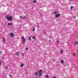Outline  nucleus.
Here are the masks:
<instances>
[{
    "mask_svg": "<svg viewBox=\"0 0 78 78\" xmlns=\"http://www.w3.org/2000/svg\"><path fill=\"white\" fill-rule=\"evenodd\" d=\"M12 18L13 17L12 16H6L7 19L9 21H12Z\"/></svg>",
    "mask_w": 78,
    "mask_h": 78,
    "instance_id": "1",
    "label": "nucleus"
},
{
    "mask_svg": "<svg viewBox=\"0 0 78 78\" xmlns=\"http://www.w3.org/2000/svg\"><path fill=\"white\" fill-rule=\"evenodd\" d=\"M42 69H40V70L38 72V74L39 75V76L41 77V76H42V74L41 73V72H42Z\"/></svg>",
    "mask_w": 78,
    "mask_h": 78,
    "instance_id": "2",
    "label": "nucleus"
},
{
    "mask_svg": "<svg viewBox=\"0 0 78 78\" xmlns=\"http://www.w3.org/2000/svg\"><path fill=\"white\" fill-rule=\"evenodd\" d=\"M21 39H22V40H23V41H26V40H25V37H24V36H22Z\"/></svg>",
    "mask_w": 78,
    "mask_h": 78,
    "instance_id": "3",
    "label": "nucleus"
},
{
    "mask_svg": "<svg viewBox=\"0 0 78 78\" xmlns=\"http://www.w3.org/2000/svg\"><path fill=\"white\" fill-rule=\"evenodd\" d=\"M10 36L12 37H13L14 36V33H12L10 34Z\"/></svg>",
    "mask_w": 78,
    "mask_h": 78,
    "instance_id": "4",
    "label": "nucleus"
},
{
    "mask_svg": "<svg viewBox=\"0 0 78 78\" xmlns=\"http://www.w3.org/2000/svg\"><path fill=\"white\" fill-rule=\"evenodd\" d=\"M3 43H5L6 42V40H5V37H3Z\"/></svg>",
    "mask_w": 78,
    "mask_h": 78,
    "instance_id": "5",
    "label": "nucleus"
},
{
    "mask_svg": "<svg viewBox=\"0 0 78 78\" xmlns=\"http://www.w3.org/2000/svg\"><path fill=\"white\" fill-rule=\"evenodd\" d=\"M60 16V14H58L55 15V17L58 18V17H59Z\"/></svg>",
    "mask_w": 78,
    "mask_h": 78,
    "instance_id": "6",
    "label": "nucleus"
},
{
    "mask_svg": "<svg viewBox=\"0 0 78 78\" xmlns=\"http://www.w3.org/2000/svg\"><path fill=\"white\" fill-rule=\"evenodd\" d=\"M12 25V23H8V25L10 26H11V25Z\"/></svg>",
    "mask_w": 78,
    "mask_h": 78,
    "instance_id": "7",
    "label": "nucleus"
},
{
    "mask_svg": "<svg viewBox=\"0 0 78 78\" xmlns=\"http://www.w3.org/2000/svg\"><path fill=\"white\" fill-rule=\"evenodd\" d=\"M32 39H34L35 40H36V38L35 37L33 36L32 37Z\"/></svg>",
    "mask_w": 78,
    "mask_h": 78,
    "instance_id": "8",
    "label": "nucleus"
},
{
    "mask_svg": "<svg viewBox=\"0 0 78 78\" xmlns=\"http://www.w3.org/2000/svg\"><path fill=\"white\" fill-rule=\"evenodd\" d=\"M35 75L36 76H37V75H38V73H37V72H36L35 73Z\"/></svg>",
    "mask_w": 78,
    "mask_h": 78,
    "instance_id": "9",
    "label": "nucleus"
},
{
    "mask_svg": "<svg viewBox=\"0 0 78 78\" xmlns=\"http://www.w3.org/2000/svg\"><path fill=\"white\" fill-rule=\"evenodd\" d=\"M23 66H24V64H22L21 65V67H23Z\"/></svg>",
    "mask_w": 78,
    "mask_h": 78,
    "instance_id": "10",
    "label": "nucleus"
},
{
    "mask_svg": "<svg viewBox=\"0 0 78 78\" xmlns=\"http://www.w3.org/2000/svg\"><path fill=\"white\" fill-rule=\"evenodd\" d=\"M36 2H37L36 0H35L33 1V2L34 3H36Z\"/></svg>",
    "mask_w": 78,
    "mask_h": 78,
    "instance_id": "11",
    "label": "nucleus"
},
{
    "mask_svg": "<svg viewBox=\"0 0 78 78\" xmlns=\"http://www.w3.org/2000/svg\"><path fill=\"white\" fill-rule=\"evenodd\" d=\"M57 12H56L55 11L54 12V14H57Z\"/></svg>",
    "mask_w": 78,
    "mask_h": 78,
    "instance_id": "12",
    "label": "nucleus"
},
{
    "mask_svg": "<svg viewBox=\"0 0 78 78\" xmlns=\"http://www.w3.org/2000/svg\"><path fill=\"white\" fill-rule=\"evenodd\" d=\"M61 63L62 64H63V63H64V60H62L61 61Z\"/></svg>",
    "mask_w": 78,
    "mask_h": 78,
    "instance_id": "13",
    "label": "nucleus"
},
{
    "mask_svg": "<svg viewBox=\"0 0 78 78\" xmlns=\"http://www.w3.org/2000/svg\"><path fill=\"white\" fill-rule=\"evenodd\" d=\"M29 40L30 41H31V37H29Z\"/></svg>",
    "mask_w": 78,
    "mask_h": 78,
    "instance_id": "14",
    "label": "nucleus"
},
{
    "mask_svg": "<svg viewBox=\"0 0 78 78\" xmlns=\"http://www.w3.org/2000/svg\"><path fill=\"white\" fill-rule=\"evenodd\" d=\"M35 31V27H34L33 28V31Z\"/></svg>",
    "mask_w": 78,
    "mask_h": 78,
    "instance_id": "15",
    "label": "nucleus"
},
{
    "mask_svg": "<svg viewBox=\"0 0 78 78\" xmlns=\"http://www.w3.org/2000/svg\"><path fill=\"white\" fill-rule=\"evenodd\" d=\"M3 52V51H0V55H1L2 54V52Z\"/></svg>",
    "mask_w": 78,
    "mask_h": 78,
    "instance_id": "16",
    "label": "nucleus"
},
{
    "mask_svg": "<svg viewBox=\"0 0 78 78\" xmlns=\"http://www.w3.org/2000/svg\"><path fill=\"white\" fill-rule=\"evenodd\" d=\"M78 44V42H76L74 44V45H75V44Z\"/></svg>",
    "mask_w": 78,
    "mask_h": 78,
    "instance_id": "17",
    "label": "nucleus"
},
{
    "mask_svg": "<svg viewBox=\"0 0 78 78\" xmlns=\"http://www.w3.org/2000/svg\"><path fill=\"white\" fill-rule=\"evenodd\" d=\"M46 78H49V77H48V75H46Z\"/></svg>",
    "mask_w": 78,
    "mask_h": 78,
    "instance_id": "18",
    "label": "nucleus"
},
{
    "mask_svg": "<svg viewBox=\"0 0 78 78\" xmlns=\"http://www.w3.org/2000/svg\"><path fill=\"white\" fill-rule=\"evenodd\" d=\"M74 7L73 6H72L71 7V9H72Z\"/></svg>",
    "mask_w": 78,
    "mask_h": 78,
    "instance_id": "19",
    "label": "nucleus"
},
{
    "mask_svg": "<svg viewBox=\"0 0 78 78\" xmlns=\"http://www.w3.org/2000/svg\"><path fill=\"white\" fill-rule=\"evenodd\" d=\"M26 41H23V43H22V44H25V42Z\"/></svg>",
    "mask_w": 78,
    "mask_h": 78,
    "instance_id": "20",
    "label": "nucleus"
},
{
    "mask_svg": "<svg viewBox=\"0 0 78 78\" xmlns=\"http://www.w3.org/2000/svg\"><path fill=\"white\" fill-rule=\"evenodd\" d=\"M9 76H10V77H11V78H12V76L10 74L9 75Z\"/></svg>",
    "mask_w": 78,
    "mask_h": 78,
    "instance_id": "21",
    "label": "nucleus"
},
{
    "mask_svg": "<svg viewBox=\"0 0 78 78\" xmlns=\"http://www.w3.org/2000/svg\"><path fill=\"white\" fill-rule=\"evenodd\" d=\"M2 65V62L1 61H0V66H1V65Z\"/></svg>",
    "mask_w": 78,
    "mask_h": 78,
    "instance_id": "22",
    "label": "nucleus"
},
{
    "mask_svg": "<svg viewBox=\"0 0 78 78\" xmlns=\"http://www.w3.org/2000/svg\"><path fill=\"white\" fill-rule=\"evenodd\" d=\"M26 50H28V48H26Z\"/></svg>",
    "mask_w": 78,
    "mask_h": 78,
    "instance_id": "23",
    "label": "nucleus"
},
{
    "mask_svg": "<svg viewBox=\"0 0 78 78\" xmlns=\"http://www.w3.org/2000/svg\"><path fill=\"white\" fill-rule=\"evenodd\" d=\"M20 19H22V18H23V16H20Z\"/></svg>",
    "mask_w": 78,
    "mask_h": 78,
    "instance_id": "24",
    "label": "nucleus"
},
{
    "mask_svg": "<svg viewBox=\"0 0 78 78\" xmlns=\"http://www.w3.org/2000/svg\"><path fill=\"white\" fill-rule=\"evenodd\" d=\"M19 54V53L18 52H17L16 53V55H17Z\"/></svg>",
    "mask_w": 78,
    "mask_h": 78,
    "instance_id": "25",
    "label": "nucleus"
},
{
    "mask_svg": "<svg viewBox=\"0 0 78 78\" xmlns=\"http://www.w3.org/2000/svg\"><path fill=\"white\" fill-rule=\"evenodd\" d=\"M60 53H63V51H60Z\"/></svg>",
    "mask_w": 78,
    "mask_h": 78,
    "instance_id": "26",
    "label": "nucleus"
},
{
    "mask_svg": "<svg viewBox=\"0 0 78 78\" xmlns=\"http://www.w3.org/2000/svg\"><path fill=\"white\" fill-rule=\"evenodd\" d=\"M8 68V66L5 67V69H7Z\"/></svg>",
    "mask_w": 78,
    "mask_h": 78,
    "instance_id": "27",
    "label": "nucleus"
},
{
    "mask_svg": "<svg viewBox=\"0 0 78 78\" xmlns=\"http://www.w3.org/2000/svg\"><path fill=\"white\" fill-rule=\"evenodd\" d=\"M26 19V17L25 16L23 17V19Z\"/></svg>",
    "mask_w": 78,
    "mask_h": 78,
    "instance_id": "28",
    "label": "nucleus"
},
{
    "mask_svg": "<svg viewBox=\"0 0 78 78\" xmlns=\"http://www.w3.org/2000/svg\"><path fill=\"white\" fill-rule=\"evenodd\" d=\"M24 54L23 53L22 54V56H24Z\"/></svg>",
    "mask_w": 78,
    "mask_h": 78,
    "instance_id": "29",
    "label": "nucleus"
},
{
    "mask_svg": "<svg viewBox=\"0 0 78 78\" xmlns=\"http://www.w3.org/2000/svg\"><path fill=\"white\" fill-rule=\"evenodd\" d=\"M57 42L58 43L59 42V40H57Z\"/></svg>",
    "mask_w": 78,
    "mask_h": 78,
    "instance_id": "30",
    "label": "nucleus"
},
{
    "mask_svg": "<svg viewBox=\"0 0 78 78\" xmlns=\"http://www.w3.org/2000/svg\"><path fill=\"white\" fill-rule=\"evenodd\" d=\"M73 55L74 56H75V53H73Z\"/></svg>",
    "mask_w": 78,
    "mask_h": 78,
    "instance_id": "31",
    "label": "nucleus"
},
{
    "mask_svg": "<svg viewBox=\"0 0 78 78\" xmlns=\"http://www.w3.org/2000/svg\"><path fill=\"white\" fill-rule=\"evenodd\" d=\"M76 17V16H75L74 17V19H75V18Z\"/></svg>",
    "mask_w": 78,
    "mask_h": 78,
    "instance_id": "32",
    "label": "nucleus"
},
{
    "mask_svg": "<svg viewBox=\"0 0 78 78\" xmlns=\"http://www.w3.org/2000/svg\"><path fill=\"white\" fill-rule=\"evenodd\" d=\"M53 78H56V77L55 76H54Z\"/></svg>",
    "mask_w": 78,
    "mask_h": 78,
    "instance_id": "33",
    "label": "nucleus"
},
{
    "mask_svg": "<svg viewBox=\"0 0 78 78\" xmlns=\"http://www.w3.org/2000/svg\"><path fill=\"white\" fill-rule=\"evenodd\" d=\"M49 42H51V40H49Z\"/></svg>",
    "mask_w": 78,
    "mask_h": 78,
    "instance_id": "34",
    "label": "nucleus"
},
{
    "mask_svg": "<svg viewBox=\"0 0 78 78\" xmlns=\"http://www.w3.org/2000/svg\"><path fill=\"white\" fill-rule=\"evenodd\" d=\"M71 1H72V0H70Z\"/></svg>",
    "mask_w": 78,
    "mask_h": 78,
    "instance_id": "35",
    "label": "nucleus"
}]
</instances>
